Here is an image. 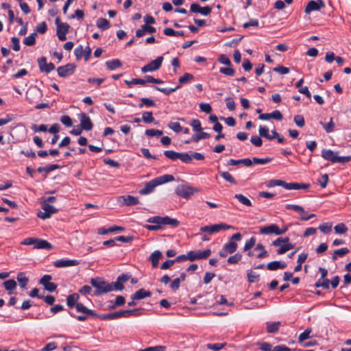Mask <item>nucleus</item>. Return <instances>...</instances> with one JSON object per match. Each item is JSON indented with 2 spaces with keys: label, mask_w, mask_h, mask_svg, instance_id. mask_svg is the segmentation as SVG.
<instances>
[{
  "label": "nucleus",
  "mask_w": 351,
  "mask_h": 351,
  "mask_svg": "<svg viewBox=\"0 0 351 351\" xmlns=\"http://www.w3.org/2000/svg\"><path fill=\"white\" fill-rule=\"evenodd\" d=\"M168 127L173 130L175 132H180L182 128L178 122H170L168 125Z\"/></svg>",
  "instance_id": "0e129e2a"
},
{
  "label": "nucleus",
  "mask_w": 351,
  "mask_h": 351,
  "mask_svg": "<svg viewBox=\"0 0 351 351\" xmlns=\"http://www.w3.org/2000/svg\"><path fill=\"white\" fill-rule=\"evenodd\" d=\"M233 228V227L230 225H228L223 223L213 224L211 226H205L200 228V230L202 232H208L209 234H213L215 232H218L221 230H228Z\"/></svg>",
  "instance_id": "423d86ee"
},
{
  "label": "nucleus",
  "mask_w": 351,
  "mask_h": 351,
  "mask_svg": "<svg viewBox=\"0 0 351 351\" xmlns=\"http://www.w3.org/2000/svg\"><path fill=\"white\" fill-rule=\"evenodd\" d=\"M324 6L325 5L322 0H311L307 3L304 12L306 14H309L313 11L319 10L324 8Z\"/></svg>",
  "instance_id": "4468645a"
},
{
  "label": "nucleus",
  "mask_w": 351,
  "mask_h": 351,
  "mask_svg": "<svg viewBox=\"0 0 351 351\" xmlns=\"http://www.w3.org/2000/svg\"><path fill=\"white\" fill-rule=\"evenodd\" d=\"M267 332L268 333H274L279 330L281 323L280 322H267Z\"/></svg>",
  "instance_id": "7c9ffc66"
},
{
  "label": "nucleus",
  "mask_w": 351,
  "mask_h": 351,
  "mask_svg": "<svg viewBox=\"0 0 351 351\" xmlns=\"http://www.w3.org/2000/svg\"><path fill=\"white\" fill-rule=\"evenodd\" d=\"M79 119L80 121V126L82 129L86 131H90L93 129V124L90 117L86 113L80 114Z\"/></svg>",
  "instance_id": "dca6fc26"
},
{
  "label": "nucleus",
  "mask_w": 351,
  "mask_h": 351,
  "mask_svg": "<svg viewBox=\"0 0 351 351\" xmlns=\"http://www.w3.org/2000/svg\"><path fill=\"white\" fill-rule=\"evenodd\" d=\"M349 252V250L347 247H343L339 250H336L334 251L333 254L332 256V259L333 261L337 260V256H343Z\"/></svg>",
  "instance_id": "f704fd0d"
},
{
  "label": "nucleus",
  "mask_w": 351,
  "mask_h": 351,
  "mask_svg": "<svg viewBox=\"0 0 351 351\" xmlns=\"http://www.w3.org/2000/svg\"><path fill=\"white\" fill-rule=\"evenodd\" d=\"M75 308L78 313H82V314H86V315H90L92 317H97L98 316L97 314L95 313V311L88 309L82 303L77 304Z\"/></svg>",
  "instance_id": "393cba45"
},
{
  "label": "nucleus",
  "mask_w": 351,
  "mask_h": 351,
  "mask_svg": "<svg viewBox=\"0 0 351 351\" xmlns=\"http://www.w3.org/2000/svg\"><path fill=\"white\" fill-rule=\"evenodd\" d=\"M3 286L10 292L9 293L11 294V291L16 287V282L12 279L8 280L3 282Z\"/></svg>",
  "instance_id": "4c0bfd02"
},
{
  "label": "nucleus",
  "mask_w": 351,
  "mask_h": 351,
  "mask_svg": "<svg viewBox=\"0 0 351 351\" xmlns=\"http://www.w3.org/2000/svg\"><path fill=\"white\" fill-rule=\"evenodd\" d=\"M37 33L34 32L23 40V43L27 46H33L36 43Z\"/></svg>",
  "instance_id": "e433bc0d"
},
{
  "label": "nucleus",
  "mask_w": 351,
  "mask_h": 351,
  "mask_svg": "<svg viewBox=\"0 0 351 351\" xmlns=\"http://www.w3.org/2000/svg\"><path fill=\"white\" fill-rule=\"evenodd\" d=\"M100 319H115L120 318L119 311L103 314L99 316Z\"/></svg>",
  "instance_id": "a19ab883"
},
{
  "label": "nucleus",
  "mask_w": 351,
  "mask_h": 351,
  "mask_svg": "<svg viewBox=\"0 0 351 351\" xmlns=\"http://www.w3.org/2000/svg\"><path fill=\"white\" fill-rule=\"evenodd\" d=\"M335 232L337 234H345L348 231V228L343 223H338L334 228Z\"/></svg>",
  "instance_id": "de8ad7c7"
},
{
  "label": "nucleus",
  "mask_w": 351,
  "mask_h": 351,
  "mask_svg": "<svg viewBox=\"0 0 351 351\" xmlns=\"http://www.w3.org/2000/svg\"><path fill=\"white\" fill-rule=\"evenodd\" d=\"M234 197L237 198L240 203L246 206H252V205L251 201L242 194H236Z\"/></svg>",
  "instance_id": "ea45409f"
},
{
  "label": "nucleus",
  "mask_w": 351,
  "mask_h": 351,
  "mask_svg": "<svg viewBox=\"0 0 351 351\" xmlns=\"http://www.w3.org/2000/svg\"><path fill=\"white\" fill-rule=\"evenodd\" d=\"M287 182L282 180H269L267 186L268 187H274L276 186H282L286 189Z\"/></svg>",
  "instance_id": "58836bf2"
},
{
  "label": "nucleus",
  "mask_w": 351,
  "mask_h": 351,
  "mask_svg": "<svg viewBox=\"0 0 351 351\" xmlns=\"http://www.w3.org/2000/svg\"><path fill=\"white\" fill-rule=\"evenodd\" d=\"M226 346V343H208L206 345V348L209 350H213L214 351H219L222 348H223Z\"/></svg>",
  "instance_id": "a18cd8bd"
},
{
  "label": "nucleus",
  "mask_w": 351,
  "mask_h": 351,
  "mask_svg": "<svg viewBox=\"0 0 351 351\" xmlns=\"http://www.w3.org/2000/svg\"><path fill=\"white\" fill-rule=\"evenodd\" d=\"M34 249L50 250L53 248V245L46 240L36 238L34 245Z\"/></svg>",
  "instance_id": "aec40b11"
},
{
  "label": "nucleus",
  "mask_w": 351,
  "mask_h": 351,
  "mask_svg": "<svg viewBox=\"0 0 351 351\" xmlns=\"http://www.w3.org/2000/svg\"><path fill=\"white\" fill-rule=\"evenodd\" d=\"M152 293L150 291H146L144 289H141L136 291L133 295H132L131 300H139L147 297H150Z\"/></svg>",
  "instance_id": "5701e85b"
},
{
  "label": "nucleus",
  "mask_w": 351,
  "mask_h": 351,
  "mask_svg": "<svg viewBox=\"0 0 351 351\" xmlns=\"http://www.w3.org/2000/svg\"><path fill=\"white\" fill-rule=\"evenodd\" d=\"M163 60L164 58L162 56H158L155 60L151 61L149 63L142 67V73H145L147 72H153L158 70L162 65Z\"/></svg>",
  "instance_id": "0eeeda50"
},
{
  "label": "nucleus",
  "mask_w": 351,
  "mask_h": 351,
  "mask_svg": "<svg viewBox=\"0 0 351 351\" xmlns=\"http://www.w3.org/2000/svg\"><path fill=\"white\" fill-rule=\"evenodd\" d=\"M294 247V245L292 243H285L281 245V247L277 250L278 254H283L287 251L293 249Z\"/></svg>",
  "instance_id": "c03bdc74"
},
{
  "label": "nucleus",
  "mask_w": 351,
  "mask_h": 351,
  "mask_svg": "<svg viewBox=\"0 0 351 351\" xmlns=\"http://www.w3.org/2000/svg\"><path fill=\"white\" fill-rule=\"evenodd\" d=\"M142 119L145 123H150L154 121L152 112H145L143 113Z\"/></svg>",
  "instance_id": "864d4df0"
},
{
  "label": "nucleus",
  "mask_w": 351,
  "mask_h": 351,
  "mask_svg": "<svg viewBox=\"0 0 351 351\" xmlns=\"http://www.w3.org/2000/svg\"><path fill=\"white\" fill-rule=\"evenodd\" d=\"M75 67L76 66L74 64L71 63L59 66L57 69L58 74L61 77H66L73 73Z\"/></svg>",
  "instance_id": "f8f14e48"
},
{
  "label": "nucleus",
  "mask_w": 351,
  "mask_h": 351,
  "mask_svg": "<svg viewBox=\"0 0 351 351\" xmlns=\"http://www.w3.org/2000/svg\"><path fill=\"white\" fill-rule=\"evenodd\" d=\"M294 122L298 127L300 128H302L305 124L304 119L303 116L300 114H298L294 117Z\"/></svg>",
  "instance_id": "338daca9"
},
{
  "label": "nucleus",
  "mask_w": 351,
  "mask_h": 351,
  "mask_svg": "<svg viewBox=\"0 0 351 351\" xmlns=\"http://www.w3.org/2000/svg\"><path fill=\"white\" fill-rule=\"evenodd\" d=\"M16 279L19 282V285L22 289H26L27 283L29 282L28 278L26 276L25 274L23 272H19L17 274Z\"/></svg>",
  "instance_id": "c756f323"
},
{
  "label": "nucleus",
  "mask_w": 351,
  "mask_h": 351,
  "mask_svg": "<svg viewBox=\"0 0 351 351\" xmlns=\"http://www.w3.org/2000/svg\"><path fill=\"white\" fill-rule=\"evenodd\" d=\"M79 295L77 293H73L69 295L66 298V304L69 307L73 308L76 307L77 304H79Z\"/></svg>",
  "instance_id": "cd10ccee"
},
{
  "label": "nucleus",
  "mask_w": 351,
  "mask_h": 351,
  "mask_svg": "<svg viewBox=\"0 0 351 351\" xmlns=\"http://www.w3.org/2000/svg\"><path fill=\"white\" fill-rule=\"evenodd\" d=\"M241 239V233L234 234L230 239V241L223 245V250L228 254L234 253L237 249V244L234 241H240Z\"/></svg>",
  "instance_id": "1a4fd4ad"
},
{
  "label": "nucleus",
  "mask_w": 351,
  "mask_h": 351,
  "mask_svg": "<svg viewBox=\"0 0 351 351\" xmlns=\"http://www.w3.org/2000/svg\"><path fill=\"white\" fill-rule=\"evenodd\" d=\"M38 64L41 72L49 73L55 69V65L51 62L47 63L45 57L40 58L38 60Z\"/></svg>",
  "instance_id": "2eb2a0df"
},
{
  "label": "nucleus",
  "mask_w": 351,
  "mask_h": 351,
  "mask_svg": "<svg viewBox=\"0 0 351 351\" xmlns=\"http://www.w3.org/2000/svg\"><path fill=\"white\" fill-rule=\"evenodd\" d=\"M74 54L77 60L80 59L82 56L86 61L88 60L91 54V49L90 47H86L84 49L82 45L77 47L74 50Z\"/></svg>",
  "instance_id": "9b49d317"
},
{
  "label": "nucleus",
  "mask_w": 351,
  "mask_h": 351,
  "mask_svg": "<svg viewBox=\"0 0 351 351\" xmlns=\"http://www.w3.org/2000/svg\"><path fill=\"white\" fill-rule=\"evenodd\" d=\"M219 174L227 182H228L231 184H236V181H235L234 178L228 172L221 171V172H219Z\"/></svg>",
  "instance_id": "3c124183"
},
{
  "label": "nucleus",
  "mask_w": 351,
  "mask_h": 351,
  "mask_svg": "<svg viewBox=\"0 0 351 351\" xmlns=\"http://www.w3.org/2000/svg\"><path fill=\"white\" fill-rule=\"evenodd\" d=\"M210 137V134L207 132H202L199 134L193 135L192 136V139L194 142H198L202 139L208 138Z\"/></svg>",
  "instance_id": "5fc2aeb1"
},
{
  "label": "nucleus",
  "mask_w": 351,
  "mask_h": 351,
  "mask_svg": "<svg viewBox=\"0 0 351 351\" xmlns=\"http://www.w3.org/2000/svg\"><path fill=\"white\" fill-rule=\"evenodd\" d=\"M162 256V253L159 250H156L152 253L149 259L152 261V265L154 268L158 266L159 260L161 258Z\"/></svg>",
  "instance_id": "bb28decb"
},
{
  "label": "nucleus",
  "mask_w": 351,
  "mask_h": 351,
  "mask_svg": "<svg viewBox=\"0 0 351 351\" xmlns=\"http://www.w3.org/2000/svg\"><path fill=\"white\" fill-rule=\"evenodd\" d=\"M164 154L167 158H168L172 160H176L177 159H179V154H180L179 152H176L172 151V150H167V151H165Z\"/></svg>",
  "instance_id": "8fccbe9b"
},
{
  "label": "nucleus",
  "mask_w": 351,
  "mask_h": 351,
  "mask_svg": "<svg viewBox=\"0 0 351 351\" xmlns=\"http://www.w3.org/2000/svg\"><path fill=\"white\" fill-rule=\"evenodd\" d=\"M193 79V75L191 73H186L182 76H181L178 81L179 82L182 84L188 82L189 81Z\"/></svg>",
  "instance_id": "e2e57ef3"
},
{
  "label": "nucleus",
  "mask_w": 351,
  "mask_h": 351,
  "mask_svg": "<svg viewBox=\"0 0 351 351\" xmlns=\"http://www.w3.org/2000/svg\"><path fill=\"white\" fill-rule=\"evenodd\" d=\"M163 132L162 130H154V129H148L145 131V134L148 136H161Z\"/></svg>",
  "instance_id": "603ef678"
},
{
  "label": "nucleus",
  "mask_w": 351,
  "mask_h": 351,
  "mask_svg": "<svg viewBox=\"0 0 351 351\" xmlns=\"http://www.w3.org/2000/svg\"><path fill=\"white\" fill-rule=\"evenodd\" d=\"M339 152H333L329 149L322 150V157L332 163L346 164L351 161V156H339Z\"/></svg>",
  "instance_id": "f03ea898"
},
{
  "label": "nucleus",
  "mask_w": 351,
  "mask_h": 351,
  "mask_svg": "<svg viewBox=\"0 0 351 351\" xmlns=\"http://www.w3.org/2000/svg\"><path fill=\"white\" fill-rule=\"evenodd\" d=\"M317 182L322 188H325L328 182V176L326 173L322 175L319 178Z\"/></svg>",
  "instance_id": "bf43d9fd"
},
{
  "label": "nucleus",
  "mask_w": 351,
  "mask_h": 351,
  "mask_svg": "<svg viewBox=\"0 0 351 351\" xmlns=\"http://www.w3.org/2000/svg\"><path fill=\"white\" fill-rule=\"evenodd\" d=\"M118 202L122 206H134L138 203V199L132 195H123L118 198Z\"/></svg>",
  "instance_id": "f3484780"
},
{
  "label": "nucleus",
  "mask_w": 351,
  "mask_h": 351,
  "mask_svg": "<svg viewBox=\"0 0 351 351\" xmlns=\"http://www.w3.org/2000/svg\"><path fill=\"white\" fill-rule=\"evenodd\" d=\"M141 103L138 105L139 108H143V106L147 107H152L155 106V102L149 98L143 97L141 98Z\"/></svg>",
  "instance_id": "09e8293b"
},
{
  "label": "nucleus",
  "mask_w": 351,
  "mask_h": 351,
  "mask_svg": "<svg viewBox=\"0 0 351 351\" xmlns=\"http://www.w3.org/2000/svg\"><path fill=\"white\" fill-rule=\"evenodd\" d=\"M287 267V264L281 261H272L267 265V269L270 271L277 270L278 269H285Z\"/></svg>",
  "instance_id": "a878e982"
},
{
  "label": "nucleus",
  "mask_w": 351,
  "mask_h": 351,
  "mask_svg": "<svg viewBox=\"0 0 351 351\" xmlns=\"http://www.w3.org/2000/svg\"><path fill=\"white\" fill-rule=\"evenodd\" d=\"M219 72L228 76H233L235 73V71L234 69L228 66L227 68L221 67L219 69Z\"/></svg>",
  "instance_id": "13d9d810"
},
{
  "label": "nucleus",
  "mask_w": 351,
  "mask_h": 351,
  "mask_svg": "<svg viewBox=\"0 0 351 351\" xmlns=\"http://www.w3.org/2000/svg\"><path fill=\"white\" fill-rule=\"evenodd\" d=\"M190 11L194 13H199L204 16H208L211 12V8L209 6L202 8L197 3H192L190 7Z\"/></svg>",
  "instance_id": "a211bd4d"
},
{
  "label": "nucleus",
  "mask_w": 351,
  "mask_h": 351,
  "mask_svg": "<svg viewBox=\"0 0 351 351\" xmlns=\"http://www.w3.org/2000/svg\"><path fill=\"white\" fill-rule=\"evenodd\" d=\"M41 97L42 93L41 90L38 88H34L27 92V99L31 104L35 102V97L40 98Z\"/></svg>",
  "instance_id": "b1692460"
},
{
  "label": "nucleus",
  "mask_w": 351,
  "mask_h": 351,
  "mask_svg": "<svg viewBox=\"0 0 351 351\" xmlns=\"http://www.w3.org/2000/svg\"><path fill=\"white\" fill-rule=\"evenodd\" d=\"M247 276L249 282L250 283H254L257 282L259 280V274L256 273L255 271L252 270H247Z\"/></svg>",
  "instance_id": "72a5a7b5"
},
{
  "label": "nucleus",
  "mask_w": 351,
  "mask_h": 351,
  "mask_svg": "<svg viewBox=\"0 0 351 351\" xmlns=\"http://www.w3.org/2000/svg\"><path fill=\"white\" fill-rule=\"evenodd\" d=\"M106 65L110 70H114L117 68H119L122 66V62L119 59H114L112 60L107 61Z\"/></svg>",
  "instance_id": "2f4dec72"
},
{
  "label": "nucleus",
  "mask_w": 351,
  "mask_h": 351,
  "mask_svg": "<svg viewBox=\"0 0 351 351\" xmlns=\"http://www.w3.org/2000/svg\"><path fill=\"white\" fill-rule=\"evenodd\" d=\"M43 211H39L37 216L42 219H46L50 218L51 215L58 212V210L48 203H43L42 206Z\"/></svg>",
  "instance_id": "9d476101"
},
{
  "label": "nucleus",
  "mask_w": 351,
  "mask_h": 351,
  "mask_svg": "<svg viewBox=\"0 0 351 351\" xmlns=\"http://www.w3.org/2000/svg\"><path fill=\"white\" fill-rule=\"evenodd\" d=\"M259 232L263 234H272L281 235L284 234V231H280L279 227L276 224H271L267 226L261 227Z\"/></svg>",
  "instance_id": "ddd939ff"
},
{
  "label": "nucleus",
  "mask_w": 351,
  "mask_h": 351,
  "mask_svg": "<svg viewBox=\"0 0 351 351\" xmlns=\"http://www.w3.org/2000/svg\"><path fill=\"white\" fill-rule=\"evenodd\" d=\"M332 223H324L319 226V229L324 234H329L332 230Z\"/></svg>",
  "instance_id": "37998d69"
},
{
  "label": "nucleus",
  "mask_w": 351,
  "mask_h": 351,
  "mask_svg": "<svg viewBox=\"0 0 351 351\" xmlns=\"http://www.w3.org/2000/svg\"><path fill=\"white\" fill-rule=\"evenodd\" d=\"M59 167H60V166L58 165H47V166H45V167H38V171L39 173H42V172L48 173V172L54 171V170L58 169Z\"/></svg>",
  "instance_id": "79ce46f5"
},
{
  "label": "nucleus",
  "mask_w": 351,
  "mask_h": 351,
  "mask_svg": "<svg viewBox=\"0 0 351 351\" xmlns=\"http://www.w3.org/2000/svg\"><path fill=\"white\" fill-rule=\"evenodd\" d=\"M97 26L98 28L106 30L110 27V22L104 18H99L97 21Z\"/></svg>",
  "instance_id": "c9c22d12"
},
{
  "label": "nucleus",
  "mask_w": 351,
  "mask_h": 351,
  "mask_svg": "<svg viewBox=\"0 0 351 351\" xmlns=\"http://www.w3.org/2000/svg\"><path fill=\"white\" fill-rule=\"evenodd\" d=\"M199 190L188 184H180L176 188V193L186 199H189Z\"/></svg>",
  "instance_id": "39448f33"
},
{
  "label": "nucleus",
  "mask_w": 351,
  "mask_h": 351,
  "mask_svg": "<svg viewBox=\"0 0 351 351\" xmlns=\"http://www.w3.org/2000/svg\"><path fill=\"white\" fill-rule=\"evenodd\" d=\"M90 283L95 289V295H99L111 291V287L106 281L101 278H91Z\"/></svg>",
  "instance_id": "7ed1b4c3"
},
{
  "label": "nucleus",
  "mask_w": 351,
  "mask_h": 351,
  "mask_svg": "<svg viewBox=\"0 0 351 351\" xmlns=\"http://www.w3.org/2000/svg\"><path fill=\"white\" fill-rule=\"evenodd\" d=\"M174 180V177L172 175L165 174L159 177H157L151 181L147 182L145 186L139 191L141 195H147L152 193L154 189L160 184L171 182Z\"/></svg>",
  "instance_id": "f257e3e1"
},
{
  "label": "nucleus",
  "mask_w": 351,
  "mask_h": 351,
  "mask_svg": "<svg viewBox=\"0 0 351 351\" xmlns=\"http://www.w3.org/2000/svg\"><path fill=\"white\" fill-rule=\"evenodd\" d=\"M254 250L260 251V253L256 256L258 258H263L269 256L267 251L265 250L263 245L261 243L257 244Z\"/></svg>",
  "instance_id": "473e14b6"
},
{
  "label": "nucleus",
  "mask_w": 351,
  "mask_h": 351,
  "mask_svg": "<svg viewBox=\"0 0 351 351\" xmlns=\"http://www.w3.org/2000/svg\"><path fill=\"white\" fill-rule=\"evenodd\" d=\"M61 123L66 127H71L73 125L71 118L68 115H63L60 117Z\"/></svg>",
  "instance_id": "680f3d73"
},
{
  "label": "nucleus",
  "mask_w": 351,
  "mask_h": 351,
  "mask_svg": "<svg viewBox=\"0 0 351 351\" xmlns=\"http://www.w3.org/2000/svg\"><path fill=\"white\" fill-rule=\"evenodd\" d=\"M166 347L164 346H156L153 347H148L145 349L139 350L138 351H165Z\"/></svg>",
  "instance_id": "69168bd1"
},
{
  "label": "nucleus",
  "mask_w": 351,
  "mask_h": 351,
  "mask_svg": "<svg viewBox=\"0 0 351 351\" xmlns=\"http://www.w3.org/2000/svg\"><path fill=\"white\" fill-rule=\"evenodd\" d=\"M80 264L77 260H58L54 262L53 265L56 267H66L76 266Z\"/></svg>",
  "instance_id": "412c9836"
},
{
  "label": "nucleus",
  "mask_w": 351,
  "mask_h": 351,
  "mask_svg": "<svg viewBox=\"0 0 351 351\" xmlns=\"http://www.w3.org/2000/svg\"><path fill=\"white\" fill-rule=\"evenodd\" d=\"M191 125L195 132H201L202 130L201 122L198 119H193L191 122Z\"/></svg>",
  "instance_id": "052dcab7"
},
{
  "label": "nucleus",
  "mask_w": 351,
  "mask_h": 351,
  "mask_svg": "<svg viewBox=\"0 0 351 351\" xmlns=\"http://www.w3.org/2000/svg\"><path fill=\"white\" fill-rule=\"evenodd\" d=\"M70 26L69 24H61L57 27L56 34L58 39L61 41L66 40V34L69 31Z\"/></svg>",
  "instance_id": "6ab92c4d"
},
{
  "label": "nucleus",
  "mask_w": 351,
  "mask_h": 351,
  "mask_svg": "<svg viewBox=\"0 0 351 351\" xmlns=\"http://www.w3.org/2000/svg\"><path fill=\"white\" fill-rule=\"evenodd\" d=\"M149 223H154L156 225H169L172 227H177L179 226L180 222L176 219L170 218L168 216L159 217L155 216L150 217L147 219Z\"/></svg>",
  "instance_id": "20e7f679"
},
{
  "label": "nucleus",
  "mask_w": 351,
  "mask_h": 351,
  "mask_svg": "<svg viewBox=\"0 0 351 351\" xmlns=\"http://www.w3.org/2000/svg\"><path fill=\"white\" fill-rule=\"evenodd\" d=\"M320 124L323 126L324 130L327 133L332 132L335 128V123L332 121V118H330V122L328 123H324L323 122H320Z\"/></svg>",
  "instance_id": "49530a36"
},
{
  "label": "nucleus",
  "mask_w": 351,
  "mask_h": 351,
  "mask_svg": "<svg viewBox=\"0 0 351 351\" xmlns=\"http://www.w3.org/2000/svg\"><path fill=\"white\" fill-rule=\"evenodd\" d=\"M211 254V250L210 249L205 250L204 251L194 250L189 251L188 252V256L189 257L190 261H195L196 260H203L208 258Z\"/></svg>",
  "instance_id": "6e6552de"
},
{
  "label": "nucleus",
  "mask_w": 351,
  "mask_h": 351,
  "mask_svg": "<svg viewBox=\"0 0 351 351\" xmlns=\"http://www.w3.org/2000/svg\"><path fill=\"white\" fill-rule=\"evenodd\" d=\"M156 28L152 26L143 25L141 29H138L136 31V36L140 38L146 33L154 34L156 32Z\"/></svg>",
  "instance_id": "4be33fe9"
},
{
  "label": "nucleus",
  "mask_w": 351,
  "mask_h": 351,
  "mask_svg": "<svg viewBox=\"0 0 351 351\" xmlns=\"http://www.w3.org/2000/svg\"><path fill=\"white\" fill-rule=\"evenodd\" d=\"M110 287H111V291L116 290V291H122L124 289L123 285L117 280L115 282L109 283Z\"/></svg>",
  "instance_id": "6e6d98bb"
},
{
  "label": "nucleus",
  "mask_w": 351,
  "mask_h": 351,
  "mask_svg": "<svg viewBox=\"0 0 351 351\" xmlns=\"http://www.w3.org/2000/svg\"><path fill=\"white\" fill-rule=\"evenodd\" d=\"M309 187L308 184H300L296 182L287 183L286 189L288 190H300V189H306Z\"/></svg>",
  "instance_id": "c85d7f7f"
},
{
  "label": "nucleus",
  "mask_w": 351,
  "mask_h": 351,
  "mask_svg": "<svg viewBox=\"0 0 351 351\" xmlns=\"http://www.w3.org/2000/svg\"><path fill=\"white\" fill-rule=\"evenodd\" d=\"M311 332V328L306 329L303 332H302L299 335V337H298L299 342L302 343L304 340L308 339L309 337H310Z\"/></svg>",
  "instance_id": "4d7b16f0"
},
{
  "label": "nucleus",
  "mask_w": 351,
  "mask_h": 351,
  "mask_svg": "<svg viewBox=\"0 0 351 351\" xmlns=\"http://www.w3.org/2000/svg\"><path fill=\"white\" fill-rule=\"evenodd\" d=\"M179 159L185 163H189L192 160V156L188 153H180Z\"/></svg>",
  "instance_id": "774afa93"
}]
</instances>
